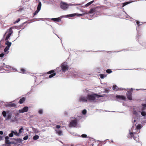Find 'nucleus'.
<instances>
[{"mask_svg":"<svg viewBox=\"0 0 146 146\" xmlns=\"http://www.w3.org/2000/svg\"><path fill=\"white\" fill-rule=\"evenodd\" d=\"M88 102H96L98 101V98L102 96L95 94H89L88 95Z\"/></svg>","mask_w":146,"mask_h":146,"instance_id":"nucleus-1","label":"nucleus"},{"mask_svg":"<svg viewBox=\"0 0 146 146\" xmlns=\"http://www.w3.org/2000/svg\"><path fill=\"white\" fill-rule=\"evenodd\" d=\"M13 33V31L12 29L11 28H10L9 29H8L5 34L4 36H10Z\"/></svg>","mask_w":146,"mask_h":146,"instance_id":"nucleus-2","label":"nucleus"},{"mask_svg":"<svg viewBox=\"0 0 146 146\" xmlns=\"http://www.w3.org/2000/svg\"><path fill=\"white\" fill-rule=\"evenodd\" d=\"M77 120L76 119H75L71 121L69 126L71 127H75L77 124Z\"/></svg>","mask_w":146,"mask_h":146,"instance_id":"nucleus-3","label":"nucleus"},{"mask_svg":"<svg viewBox=\"0 0 146 146\" xmlns=\"http://www.w3.org/2000/svg\"><path fill=\"white\" fill-rule=\"evenodd\" d=\"M60 5L61 8L65 10L68 7V5L65 3L62 2L60 3Z\"/></svg>","mask_w":146,"mask_h":146,"instance_id":"nucleus-4","label":"nucleus"},{"mask_svg":"<svg viewBox=\"0 0 146 146\" xmlns=\"http://www.w3.org/2000/svg\"><path fill=\"white\" fill-rule=\"evenodd\" d=\"M61 68L62 71L63 72H65L68 70V67L66 63L64 62L62 64Z\"/></svg>","mask_w":146,"mask_h":146,"instance_id":"nucleus-5","label":"nucleus"},{"mask_svg":"<svg viewBox=\"0 0 146 146\" xmlns=\"http://www.w3.org/2000/svg\"><path fill=\"white\" fill-rule=\"evenodd\" d=\"M88 96H81L80 97L79 100L80 101L83 102H88Z\"/></svg>","mask_w":146,"mask_h":146,"instance_id":"nucleus-6","label":"nucleus"},{"mask_svg":"<svg viewBox=\"0 0 146 146\" xmlns=\"http://www.w3.org/2000/svg\"><path fill=\"white\" fill-rule=\"evenodd\" d=\"M28 109L29 108L28 107L25 106L22 109L19 110V111L20 113H23L27 111L28 110Z\"/></svg>","mask_w":146,"mask_h":146,"instance_id":"nucleus-7","label":"nucleus"},{"mask_svg":"<svg viewBox=\"0 0 146 146\" xmlns=\"http://www.w3.org/2000/svg\"><path fill=\"white\" fill-rule=\"evenodd\" d=\"M132 92L131 91H128L127 93V98L129 100H132Z\"/></svg>","mask_w":146,"mask_h":146,"instance_id":"nucleus-8","label":"nucleus"},{"mask_svg":"<svg viewBox=\"0 0 146 146\" xmlns=\"http://www.w3.org/2000/svg\"><path fill=\"white\" fill-rule=\"evenodd\" d=\"M10 139L9 137L8 136H6L5 137V143L6 144H11L13 143L11 142L9 139Z\"/></svg>","mask_w":146,"mask_h":146,"instance_id":"nucleus-9","label":"nucleus"},{"mask_svg":"<svg viewBox=\"0 0 146 146\" xmlns=\"http://www.w3.org/2000/svg\"><path fill=\"white\" fill-rule=\"evenodd\" d=\"M116 98L117 99H121L123 100L126 99L125 97L122 96L117 95Z\"/></svg>","mask_w":146,"mask_h":146,"instance_id":"nucleus-10","label":"nucleus"},{"mask_svg":"<svg viewBox=\"0 0 146 146\" xmlns=\"http://www.w3.org/2000/svg\"><path fill=\"white\" fill-rule=\"evenodd\" d=\"M6 105L8 107H15L16 106L15 104L14 103H12L11 102H9Z\"/></svg>","mask_w":146,"mask_h":146,"instance_id":"nucleus-11","label":"nucleus"},{"mask_svg":"<svg viewBox=\"0 0 146 146\" xmlns=\"http://www.w3.org/2000/svg\"><path fill=\"white\" fill-rule=\"evenodd\" d=\"M56 133L59 135H62V132L60 130H55Z\"/></svg>","mask_w":146,"mask_h":146,"instance_id":"nucleus-12","label":"nucleus"},{"mask_svg":"<svg viewBox=\"0 0 146 146\" xmlns=\"http://www.w3.org/2000/svg\"><path fill=\"white\" fill-rule=\"evenodd\" d=\"M96 11V9L95 8L91 9L89 12V13L92 14Z\"/></svg>","mask_w":146,"mask_h":146,"instance_id":"nucleus-13","label":"nucleus"},{"mask_svg":"<svg viewBox=\"0 0 146 146\" xmlns=\"http://www.w3.org/2000/svg\"><path fill=\"white\" fill-rule=\"evenodd\" d=\"M51 20L54 21L59 22L61 20V19L59 17H58L56 18H52L51 19Z\"/></svg>","mask_w":146,"mask_h":146,"instance_id":"nucleus-14","label":"nucleus"},{"mask_svg":"<svg viewBox=\"0 0 146 146\" xmlns=\"http://www.w3.org/2000/svg\"><path fill=\"white\" fill-rule=\"evenodd\" d=\"M25 100V98H22L20 99L19 100V103L20 104L23 103Z\"/></svg>","mask_w":146,"mask_h":146,"instance_id":"nucleus-15","label":"nucleus"},{"mask_svg":"<svg viewBox=\"0 0 146 146\" xmlns=\"http://www.w3.org/2000/svg\"><path fill=\"white\" fill-rule=\"evenodd\" d=\"M41 2L40 1H39V3L38 4V5L37 9L40 10V9H41Z\"/></svg>","mask_w":146,"mask_h":146,"instance_id":"nucleus-16","label":"nucleus"},{"mask_svg":"<svg viewBox=\"0 0 146 146\" xmlns=\"http://www.w3.org/2000/svg\"><path fill=\"white\" fill-rule=\"evenodd\" d=\"M5 44L7 45V47H10L11 44V42H9L8 41H7L5 42Z\"/></svg>","mask_w":146,"mask_h":146,"instance_id":"nucleus-17","label":"nucleus"},{"mask_svg":"<svg viewBox=\"0 0 146 146\" xmlns=\"http://www.w3.org/2000/svg\"><path fill=\"white\" fill-rule=\"evenodd\" d=\"M13 139L18 143H20L22 142V140L20 139Z\"/></svg>","mask_w":146,"mask_h":146,"instance_id":"nucleus-18","label":"nucleus"},{"mask_svg":"<svg viewBox=\"0 0 146 146\" xmlns=\"http://www.w3.org/2000/svg\"><path fill=\"white\" fill-rule=\"evenodd\" d=\"M133 138L135 140L137 141L138 139V135L137 134H135V135H133Z\"/></svg>","mask_w":146,"mask_h":146,"instance_id":"nucleus-19","label":"nucleus"},{"mask_svg":"<svg viewBox=\"0 0 146 146\" xmlns=\"http://www.w3.org/2000/svg\"><path fill=\"white\" fill-rule=\"evenodd\" d=\"M132 2H131V1H129V2H126L125 3H123L122 4H123L122 7H124L126 5L129 4L130 3Z\"/></svg>","mask_w":146,"mask_h":146,"instance_id":"nucleus-20","label":"nucleus"},{"mask_svg":"<svg viewBox=\"0 0 146 146\" xmlns=\"http://www.w3.org/2000/svg\"><path fill=\"white\" fill-rule=\"evenodd\" d=\"M16 121V118L15 117H13L12 118L10 119V121L12 122H14Z\"/></svg>","mask_w":146,"mask_h":146,"instance_id":"nucleus-21","label":"nucleus"},{"mask_svg":"<svg viewBox=\"0 0 146 146\" xmlns=\"http://www.w3.org/2000/svg\"><path fill=\"white\" fill-rule=\"evenodd\" d=\"M12 116V114L11 113L9 114L7 116V118L6 119V120H8L9 119H10Z\"/></svg>","mask_w":146,"mask_h":146,"instance_id":"nucleus-22","label":"nucleus"},{"mask_svg":"<svg viewBox=\"0 0 146 146\" xmlns=\"http://www.w3.org/2000/svg\"><path fill=\"white\" fill-rule=\"evenodd\" d=\"M94 2V1L93 0L92 1L88 3H87L86 5L85 6L86 7H87L90 5L92 3Z\"/></svg>","mask_w":146,"mask_h":146,"instance_id":"nucleus-23","label":"nucleus"},{"mask_svg":"<svg viewBox=\"0 0 146 146\" xmlns=\"http://www.w3.org/2000/svg\"><path fill=\"white\" fill-rule=\"evenodd\" d=\"M113 90H115L116 91H117L118 90H120V89H119V88H118L116 85L113 86Z\"/></svg>","mask_w":146,"mask_h":146,"instance_id":"nucleus-24","label":"nucleus"},{"mask_svg":"<svg viewBox=\"0 0 146 146\" xmlns=\"http://www.w3.org/2000/svg\"><path fill=\"white\" fill-rule=\"evenodd\" d=\"M14 133V131H11V133L9 135V137H13V136Z\"/></svg>","mask_w":146,"mask_h":146,"instance_id":"nucleus-25","label":"nucleus"},{"mask_svg":"<svg viewBox=\"0 0 146 146\" xmlns=\"http://www.w3.org/2000/svg\"><path fill=\"white\" fill-rule=\"evenodd\" d=\"M33 130L35 133H37L39 132L37 129L34 128H33Z\"/></svg>","mask_w":146,"mask_h":146,"instance_id":"nucleus-26","label":"nucleus"},{"mask_svg":"<svg viewBox=\"0 0 146 146\" xmlns=\"http://www.w3.org/2000/svg\"><path fill=\"white\" fill-rule=\"evenodd\" d=\"M39 136L38 135H36L34 136L33 137V139L34 140H36L39 138Z\"/></svg>","mask_w":146,"mask_h":146,"instance_id":"nucleus-27","label":"nucleus"},{"mask_svg":"<svg viewBox=\"0 0 146 146\" xmlns=\"http://www.w3.org/2000/svg\"><path fill=\"white\" fill-rule=\"evenodd\" d=\"M77 14H70L68 15V16L69 17H74Z\"/></svg>","mask_w":146,"mask_h":146,"instance_id":"nucleus-28","label":"nucleus"},{"mask_svg":"<svg viewBox=\"0 0 146 146\" xmlns=\"http://www.w3.org/2000/svg\"><path fill=\"white\" fill-rule=\"evenodd\" d=\"M100 76L101 78L103 79L106 76L104 74H100Z\"/></svg>","mask_w":146,"mask_h":146,"instance_id":"nucleus-29","label":"nucleus"},{"mask_svg":"<svg viewBox=\"0 0 146 146\" xmlns=\"http://www.w3.org/2000/svg\"><path fill=\"white\" fill-rule=\"evenodd\" d=\"M56 75V73H54L50 75L49 76V78H51L54 76Z\"/></svg>","mask_w":146,"mask_h":146,"instance_id":"nucleus-30","label":"nucleus"},{"mask_svg":"<svg viewBox=\"0 0 146 146\" xmlns=\"http://www.w3.org/2000/svg\"><path fill=\"white\" fill-rule=\"evenodd\" d=\"M9 47L6 46V47L4 49V52H7L9 50Z\"/></svg>","mask_w":146,"mask_h":146,"instance_id":"nucleus-31","label":"nucleus"},{"mask_svg":"<svg viewBox=\"0 0 146 146\" xmlns=\"http://www.w3.org/2000/svg\"><path fill=\"white\" fill-rule=\"evenodd\" d=\"M2 114L4 117L6 116V113L5 111H3L2 112Z\"/></svg>","mask_w":146,"mask_h":146,"instance_id":"nucleus-32","label":"nucleus"},{"mask_svg":"<svg viewBox=\"0 0 146 146\" xmlns=\"http://www.w3.org/2000/svg\"><path fill=\"white\" fill-rule=\"evenodd\" d=\"M40 11L39 10H38L37 9L35 11V12L33 13L34 16L36 15Z\"/></svg>","mask_w":146,"mask_h":146,"instance_id":"nucleus-33","label":"nucleus"},{"mask_svg":"<svg viewBox=\"0 0 146 146\" xmlns=\"http://www.w3.org/2000/svg\"><path fill=\"white\" fill-rule=\"evenodd\" d=\"M141 115L143 116H145L146 115V113L145 111H143L141 112Z\"/></svg>","mask_w":146,"mask_h":146,"instance_id":"nucleus-34","label":"nucleus"},{"mask_svg":"<svg viewBox=\"0 0 146 146\" xmlns=\"http://www.w3.org/2000/svg\"><path fill=\"white\" fill-rule=\"evenodd\" d=\"M43 110L42 109H40L39 110L38 113L40 114H42L43 113Z\"/></svg>","mask_w":146,"mask_h":146,"instance_id":"nucleus-35","label":"nucleus"},{"mask_svg":"<svg viewBox=\"0 0 146 146\" xmlns=\"http://www.w3.org/2000/svg\"><path fill=\"white\" fill-rule=\"evenodd\" d=\"M14 135H16V136H19V133H17V132L16 131H14Z\"/></svg>","mask_w":146,"mask_h":146,"instance_id":"nucleus-36","label":"nucleus"},{"mask_svg":"<svg viewBox=\"0 0 146 146\" xmlns=\"http://www.w3.org/2000/svg\"><path fill=\"white\" fill-rule=\"evenodd\" d=\"M86 110L85 109L83 110L82 111V113L83 114H85L86 113Z\"/></svg>","mask_w":146,"mask_h":146,"instance_id":"nucleus-37","label":"nucleus"},{"mask_svg":"<svg viewBox=\"0 0 146 146\" xmlns=\"http://www.w3.org/2000/svg\"><path fill=\"white\" fill-rule=\"evenodd\" d=\"M141 127L140 125H138L137 126V129H140L141 128Z\"/></svg>","mask_w":146,"mask_h":146,"instance_id":"nucleus-38","label":"nucleus"},{"mask_svg":"<svg viewBox=\"0 0 146 146\" xmlns=\"http://www.w3.org/2000/svg\"><path fill=\"white\" fill-rule=\"evenodd\" d=\"M108 73H110L112 72V71L110 69H108L106 71Z\"/></svg>","mask_w":146,"mask_h":146,"instance_id":"nucleus-39","label":"nucleus"},{"mask_svg":"<svg viewBox=\"0 0 146 146\" xmlns=\"http://www.w3.org/2000/svg\"><path fill=\"white\" fill-rule=\"evenodd\" d=\"M28 138V136L26 135V136H25V137H24L23 138V139L24 140H27V139Z\"/></svg>","mask_w":146,"mask_h":146,"instance_id":"nucleus-40","label":"nucleus"},{"mask_svg":"<svg viewBox=\"0 0 146 146\" xmlns=\"http://www.w3.org/2000/svg\"><path fill=\"white\" fill-rule=\"evenodd\" d=\"M21 72L24 73L25 71V70L24 69H22L21 70Z\"/></svg>","mask_w":146,"mask_h":146,"instance_id":"nucleus-41","label":"nucleus"},{"mask_svg":"<svg viewBox=\"0 0 146 146\" xmlns=\"http://www.w3.org/2000/svg\"><path fill=\"white\" fill-rule=\"evenodd\" d=\"M81 137L83 138H85L87 137V135L85 134H82V135Z\"/></svg>","mask_w":146,"mask_h":146,"instance_id":"nucleus-42","label":"nucleus"},{"mask_svg":"<svg viewBox=\"0 0 146 146\" xmlns=\"http://www.w3.org/2000/svg\"><path fill=\"white\" fill-rule=\"evenodd\" d=\"M23 129V127L21 128L19 130V133H21L22 132L21 130Z\"/></svg>","mask_w":146,"mask_h":146,"instance_id":"nucleus-43","label":"nucleus"},{"mask_svg":"<svg viewBox=\"0 0 146 146\" xmlns=\"http://www.w3.org/2000/svg\"><path fill=\"white\" fill-rule=\"evenodd\" d=\"M142 105L144 107V108L143 109V110H144V108H146V104H142Z\"/></svg>","mask_w":146,"mask_h":146,"instance_id":"nucleus-44","label":"nucleus"},{"mask_svg":"<svg viewBox=\"0 0 146 146\" xmlns=\"http://www.w3.org/2000/svg\"><path fill=\"white\" fill-rule=\"evenodd\" d=\"M53 72H54V71L53 70H51V71H49V72H48V74H51L52 73H53Z\"/></svg>","mask_w":146,"mask_h":146,"instance_id":"nucleus-45","label":"nucleus"},{"mask_svg":"<svg viewBox=\"0 0 146 146\" xmlns=\"http://www.w3.org/2000/svg\"><path fill=\"white\" fill-rule=\"evenodd\" d=\"M4 54L3 53H2L0 54V57H2L4 56Z\"/></svg>","mask_w":146,"mask_h":146,"instance_id":"nucleus-46","label":"nucleus"},{"mask_svg":"<svg viewBox=\"0 0 146 146\" xmlns=\"http://www.w3.org/2000/svg\"><path fill=\"white\" fill-rule=\"evenodd\" d=\"M20 21V19L19 18L15 22V23H18Z\"/></svg>","mask_w":146,"mask_h":146,"instance_id":"nucleus-47","label":"nucleus"},{"mask_svg":"<svg viewBox=\"0 0 146 146\" xmlns=\"http://www.w3.org/2000/svg\"><path fill=\"white\" fill-rule=\"evenodd\" d=\"M140 23V22L138 21H137L136 22L137 24L138 25V27H139L140 26V25L139 24Z\"/></svg>","mask_w":146,"mask_h":146,"instance_id":"nucleus-48","label":"nucleus"},{"mask_svg":"<svg viewBox=\"0 0 146 146\" xmlns=\"http://www.w3.org/2000/svg\"><path fill=\"white\" fill-rule=\"evenodd\" d=\"M84 14H77L76 15L78 16H83L84 15Z\"/></svg>","mask_w":146,"mask_h":146,"instance_id":"nucleus-49","label":"nucleus"},{"mask_svg":"<svg viewBox=\"0 0 146 146\" xmlns=\"http://www.w3.org/2000/svg\"><path fill=\"white\" fill-rule=\"evenodd\" d=\"M56 128L57 129H59L60 127V125H57L56 126Z\"/></svg>","mask_w":146,"mask_h":146,"instance_id":"nucleus-50","label":"nucleus"},{"mask_svg":"<svg viewBox=\"0 0 146 146\" xmlns=\"http://www.w3.org/2000/svg\"><path fill=\"white\" fill-rule=\"evenodd\" d=\"M133 114H137V112L136 111H133Z\"/></svg>","mask_w":146,"mask_h":146,"instance_id":"nucleus-51","label":"nucleus"},{"mask_svg":"<svg viewBox=\"0 0 146 146\" xmlns=\"http://www.w3.org/2000/svg\"><path fill=\"white\" fill-rule=\"evenodd\" d=\"M133 133L132 132L130 133V135L131 136V137H132V136H133Z\"/></svg>","mask_w":146,"mask_h":146,"instance_id":"nucleus-52","label":"nucleus"},{"mask_svg":"<svg viewBox=\"0 0 146 146\" xmlns=\"http://www.w3.org/2000/svg\"><path fill=\"white\" fill-rule=\"evenodd\" d=\"M3 133V132L2 131H0V134L2 135Z\"/></svg>","mask_w":146,"mask_h":146,"instance_id":"nucleus-53","label":"nucleus"},{"mask_svg":"<svg viewBox=\"0 0 146 146\" xmlns=\"http://www.w3.org/2000/svg\"><path fill=\"white\" fill-rule=\"evenodd\" d=\"M63 146H70V145H68V144H67V145H66L64 144Z\"/></svg>","mask_w":146,"mask_h":146,"instance_id":"nucleus-54","label":"nucleus"},{"mask_svg":"<svg viewBox=\"0 0 146 146\" xmlns=\"http://www.w3.org/2000/svg\"><path fill=\"white\" fill-rule=\"evenodd\" d=\"M9 37H6L5 40H7L9 38Z\"/></svg>","mask_w":146,"mask_h":146,"instance_id":"nucleus-55","label":"nucleus"},{"mask_svg":"<svg viewBox=\"0 0 146 146\" xmlns=\"http://www.w3.org/2000/svg\"><path fill=\"white\" fill-rule=\"evenodd\" d=\"M121 88V89H120V90H125V89H123V88H122H122Z\"/></svg>","mask_w":146,"mask_h":146,"instance_id":"nucleus-56","label":"nucleus"},{"mask_svg":"<svg viewBox=\"0 0 146 146\" xmlns=\"http://www.w3.org/2000/svg\"><path fill=\"white\" fill-rule=\"evenodd\" d=\"M8 144H6V145H5V146H9V145H8Z\"/></svg>","mask_w":146,"mask_h":146,"instance_id":"nucleus-57","label":"nucleus"},{"mask_svg":"<svg viewBox=\"0 0 146 146\" xmlns=\"http://www.w3.org/2000/svg\"><path fill=\"white\" fill-rule=\"evenodd\" d=\"M136 121V120H134V122H135Z\"/></svg>","mask_w":146,"mask_h":146,"instance_id":"nucleus-58","label":"nucleus"},{"mask_svg":"<svg viewBox=\"0 0 146 146\" xmlns=\"http://www.w3.org/2000/svg\"><path fill=\"white\" fill-rule=\"evenodd\" d=\"M70 146H74V145H70Z\"/></svg>","mask_w":146,"mask_h":146,"instance_id":"nucleus-59","label":"nucleus"},{"mask_svg":"<svg viewBox=\"0 0 146 146\" xmlns=\"http://www.w3.org/2000/svg\"><path fill=\"white\" fill-rule=\"evenodd\" d=\"M91 146H93V144H91Z\"/></svg>","mask_w":146,"mask_h":146,"instance_id":"nucleus-60","label":"nucleus"},{"mask_svg":"<svg viewBox=\"0 0 146 146\" xmlns=\"http://www.w3.org/2000/svg\"><path fill=\"white\" fill-rule=\"evenodd\" d=\"M60 142L62 143V144H63V143L62 142V141H60Z\"/></svg>","mask_w":146,"mask_h":146,"instance_id":"nucleus-61","label":"nucleus"},{"mask_svg":"<svg viewBox=\"0 0 146 146\" xmlns=\"http://www.w3.org/2000/svg\"><path fill=\"white\" fill-rule=\"evenodd\" d=\"M25 22L23 23L22 24H23V25L24 24H25Z\"/></svg>","mask_w":146,"mask_h":146,"instance_id":"nucleus-62","label":"nucleus"},{"mask_svg":"<svg viewBox=\"0 0 146 146\" xmlns=\"http://www.w3.org/2000/svg\"><path fill=\"white\" fill-rule=\"evenodd\" d=\"M1 41H0V46H1Z\"/></svg>","mask_w":146,"mask_h":146,"instance_id":"nucleus-63","label":"nucleus"},{"mask_svg":"<svg viewBox=\"0 0 146 146\" xmlns=\"http://www.w3.org/2000/svg\"><path fill=\"white\" fill-rule=\"evenodd\" d=\"M78 76L80 77L81 76L80 75H78Z\"/></svg>","mask_w":146,"mask_h":146,"instance_id":"nucleus-64","label":"nucleus"}]
</instances>
